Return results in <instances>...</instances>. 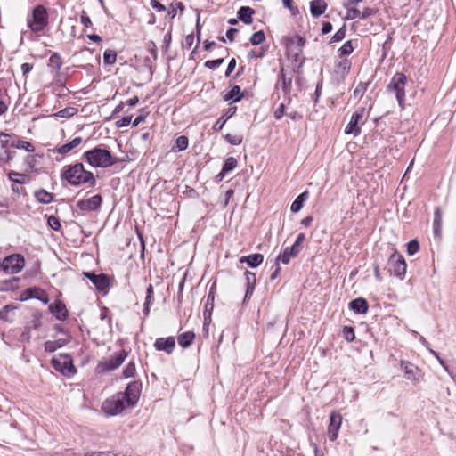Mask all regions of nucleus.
I'll return each mask as SVG.
<instances>
[{
	"mask_svg": "<svg viewBox=\"0 0 456 456\" xmlns=\"http://www.w3.org/2000/svg\"><path fill=\"white\" fill-rule=\"evenodd\" d=\"M8 177L12 183H15V181H20L18 177H21L24 180H28V176L27 175L20 174L14 171H10L8 173Z\"/></svg>",
	"mask_w": 456,
	"mask_h": 456,
	"instance_id": "603ef678",
	"label": "nucleus"
},
{
	"mask_svg": "<svg viewBox=\"0 0 456 456\" xmlns=\"http://www.w3.org/2000/svg\"><path fill=\"white\" fill-rule=\"evenodd\" d=\"M69 341L68 338H60L54 341L48 340L45 343V350L48 353L55 352L57 349L63 347Z\"/></svg>",
	"mask_w": 456,
	"mask_h": 456,
	"instance_id": "393cba45",
	"label": "nucleus"
},
{
	"mask_svg": "<svg viewBox=\"0 0 456 456\" xmlns=\"http://www.w3.org/2000/svg\"><path fill=\"white\" fill-rule=\"evenodd\" d=\"M223 63H224V58H220V59H216V60L207 61L205 62L204 66L210 69H216Z\"/></svg>",
	"mask_w": 456,
	"mask_h": 456,
	"instance_id": "de8ad7c7",
	"label": "nucleus"
},
{
	"mask_svg": "<svg viewBox=\"0 0 456 456\" xmlns=\"http://www.w3.org/2000/svg\"><path fill=\"white\" fill-rule=\"evenodd\" d=\"M154 347L157 351H164L167 354H171L175 347V338H159L154 342Z\"/></svg>",
	"mask_w": 456,
	"mask_h": 456,
	"instance_id": "2eb2a0df",
	"label": "nucleus"
},
{
	"mask_svg": "<svg viewBox=\"0 0 456 456\" xmlns=\"http://www.w3.org/2000/svg\"><path fill=\"white\" fill-rule=\"evenodd\" d=\"M255 13L254 10L248 6H242L238 11V18L245 24H251L252 15Z\"/></svg>",
	"mask_w": 456,
	"mask_h": 456,
	"instance_id": "a878e982",
	"label": "nucleus"
},
{
	"mask_svg": "<svg viewBox=\"0 0 456 456\" xmlns=\"http://www.w3.org/2000/svg\"><path fill=\"white\" fill-rule=\"evenodd\" d=\"M285 115V105L284 103H281L277 110L274 111V118L276 119H281Z\"/></svg>",
	"mask_w": 456,
	"mask_h": 456,
	"instance_id": "680f3d73",
	"label": "nucleus"
},
{
	"mask_svg": "<svg viewBox=\"0 0 456 456\" xmlns=\"http://www.w3.org/2000/svg\"><path fill=\"white\" fill-rule=\"evenodd\" d=\"M419 245L418 240H412L410 242H408L407 253L410 256H413L414 254H416L419 251Z\"/></svg>",
	"mask_w": 456,
	"mask_h": 456,
	"instance_id": "79ce46f5",
	"label": "nucleus"
},
{
	"mask_svg": "<svg viewBox=\"0 0 456 456\" xmlns=\"http://www.w3.org/2000/svg\"><path fill=\"white\" fill-rule=\"evenodd\" d=\"M237 167V159L233 157H229L225 159V162L222 167L224 173L232 171Z\"/></svg>",
	"mask_w": 456,
	"mask_h": 456,
	"instance_id": "c9c22d12",
	"label": "nucleus"
},
{
	"mask_svg": "<svg viewBox=\"0 0 456 456\" xmlns=\"http://www.w3.org/2000/svg\"><path fill=\"white\" fill-rule=\"evenodd\" d=\"M195 339V333L193 331H186L179 334L177 337V342L183 348H188Z\"/></svg>",
	"mask_w": 456,
	"mask_h": 456,
	"instance_id": "b1692460",
	"label": "nucleus"
},
{
	"mask_svg": "<svg viewBox=\"0 0 456 456\" xmlns=\"http://www.w3.org/2000/svg\"><path fill=\"white\" fill-rule=\"evenodd\" d=\"M77 113V110L73 107H67L57 112L56 116L60 118H70Z\"/></svg>",
	"mask_w": 456,
	"mask_h": 456,
	"instance_id": "a19ab883",
	"label": "nucleus"
},
{
	"mask_svg": "<svg viewBox=\"0 0 456 456\" xmlns=\"http://www.w3.org/2000/svg\"><path fill=\"white\" fill-rule=\"evenodd\" d=\"M280 79L281 80L282 82V89L285 93L289 92V89H290V86H291V79H289L287 81L286 77H285V75L283 73V70L281 71V74H280Z\"/></svg>",
	"mask_w": 456,
	"mask_h": 456,
	"instance_id": "864d4df0",
	"label": "nucleus"
},
{
	"mask_svg": "<svg viewBox=\"0 0 456 456\" xmlns=\"http://www.w3.org/2000/svg\"><path fill=\"white\" fill-rule=\"evenodd\" d=\"M442 227V211L440 208H436L434 213L433 229L436 236H439Z\"/></svg>",
	"mask_w": 456,
	"mask_h": 456,
	"instance_id": "c756f323",
	"label": "nucleus"
},
{
	"mask_svg": "<svg viewBox=\"0 0 456 456\" xmlns=\"http://www.w3.org/2000/svg\"><path fill=\"white\" fill-rule=\"evenodd\" d=\"M193 42H194V35L193 34L187 35L184 39L183 47H186L188 49L191 48Z\"/></svg>",
	"mask_w": 456,
	"mask_h": 456,
	"instance_id": "69168bd1",
	"label": "nucleus"
},
{
	"mask_svg": "<svg viewBox=\"0 0 456 456\" xmlns=\"http://www.w3.org/2000/svg\"><path fill=\"white\" fill-rule=\"evenodd\" d=\"M342 335L343 338L348 342H352L355 338L354 328L351 326H344L342 330Z\"/></svg>",
	"mask_w": 456,
	"mask_h": 456,
	"instance_id": "58836bf2",
	"label": "nucleus"
},
{
	"mask_svg": "<svg viewBox=\"0 0 456 456\" xmlns=\"http://www.w3.org/2000/svg\"><path fill=\"white\" fill-rule=\"evenodd\" d=\"M28 180H20V181H15V183H12V191L16 193H20V191L23 190L21 184L25 183Z\"/></svg>",
	"mask_w": 456,
	"mask_h": 456,
	"instance_id": "13d9d810",
	"label": "nucleus"
},
{
	"mask_svg": "<svg viewBox=\"0 0 456 456\" xmlns=\"http://www.w3.org/2000/svg\"><path fill=\"white\" fill-rule=\"evenodd\" d=\"M10 135L8 134L0 132V160L8 162L12 159L11 153L9 151Z\"/></svg>",
	"mask_w": 456,
	"mask_h": 456,
	"instance_id": "dca6fc26",
	"label": "nucleus"
},
{
	"mask_svg": "<svg viewBox=\"0 0 456 456\" xmlns=\"http://www.w3.org/2000/svg\"><path fill=\"white\" fill-rule=\"evenodd\" d=\"M34 196L42 204H49L53 200V195L43 189L36 191Z\"/></svg>",
	"mask_w": 456,
	"mask_h": 456,
	"instance_id": "c85d7f7f",
	"label": "nucleus"
},
{
	"mask_svg": "<svg viewBox=\"0 0 456 456\" xmlns=\"http://www.w3.org/2000/svg\"><path fill=\"white\" fill-rule=\"evenodd\" d=\"M25 265V259L20 254H13L4 258L2 261V271L6 274L20 273Z\"/></svg>",
	"mask_w": 456,
	"mask_h": 456,
	"instance_id": "423d86ee",
	"label": "nucleus"
},
{
	"mask_svg": "<svg viewBox=\"0 0 456 456\" xmlns=\"http://www.w3.org/2000/svg\"><path fill=\"white\" fill-rule=\"evenodd\" d=\"M327 4L324 0H313L310 3V12L313 17H320L326 10Z\"/></svg>",
	"mask_w": 456,
	"mask_h": 456,
	"instance_id": "5701e85b",
	"label": "nucleus"
},
{
	"mask_svg": "<svg viewBox=\"0 0 456 456\" xmlns=\"http://www.w3.org/2000/svg\"><path fill=\"white\" fill-rule=\"evenodd\" d=\"M150 4L157 12L166 11V6L160 4L158 0H150Z\"/></svg>",
	"mask_w": 456,
	"mask_h": 456,
	"instance_id": "052dcab7",
	"label": "nucleus"
},
{
	"mask_svg": "<svg viewBox=\"0 0 456 456\" xmlns=\"http://www.w3.org/2000/svg\"><path fill=\"white\" fill-rule=\"evenodd\" d=\"M374 13V10L370 7H366L363 9L362 12H361V19L364 20L370 16H371Z\"/></svg>",
	"mask_w": 456,
	"mask_h": 456,
	"instance_id": "338daca9",
	"label": "nucleus"
},
{
	"mask_svg": "<svg viewBox=\"0 0 456 456\" xmlns=\"http://www.w3.org/2000/svg\"><path fill=\"white\" fill-rule=\"evenodd\" d=\"M142 389V383L140 381L130 382L125 392L121 393L124 396L127 407H133L139 400Z\"/></svg>",
	"mask_w": 456,
	"mask_h": 456,
	"instance_id": "9b49d317",
	"label": "nucleus"
},
{
	"mask_svg": "<svg viewBox=\"0 0 456 456\" xmlns=\"http://www.w3.org/2000/svg\"><path fill=\"white\" fill-rule=\"evenodd\" d=\"M47 224L54 231H59L61 226L59 218L54 216H50L48 217Z\"/></svg>",
	"mask_w": 456,
	"mask_h": 456,
	"instance_id": "a18cd8bd",
	"label": "nucleus"
},
{
	"mask_svg": "<svg viewBox=\"0 0 456 456\" xmlns=\"http://www.w3.org/2000/svg\"><path fill=\"white\" fill-rule=\"evenodd\" d=\"M341 423V414L336 411L331 412L330 415V424L327 432V436L330 441L334 442L338 438Z\"/></svg>",
	"mask_w": 456,
	"mask_h": 456,
	"instance_id": "ddd939ff",
	"label": "nucleus"
},
{
	"mask_svg": "<svg viewBox=\"0 0 456 456\" xmlns=\"http://www.w3.org/2000/svg\"><path fill=\"white\" fill-rule=\"evenodd\" d=\"M80 21L86 28H90L93 25L91 19L85 11L82 12Z\"/></svg>",
	"mask_w": 456,
	"mask_h": 456,
	"instance_id": "bf43d9fd",
	"label": "nucleus"
},
{
	"mask_svg": "<svg viewBox=\"0 0 456 456\" xmlns=\"http://www.w3.org/2000/svg\"><path fill=\"white\" fill-rule=\"evenodd\" d=\"M364 113L365 108L359 107L356 109V110L352 114L350 121L345 128V134H353L354 136H357L361 134V128L359 127V125L363 124Z\"/></svg>",
	"mask_w": 456,
	"mask_h": 456,
	"instance_id": "1a4fd4ad",
	"label": "nucleus"
},
{
	"mask_svg": "<svg viewBox=\"0 0 456 456\" xmlns=\"http://www.w3.org/2000/svg\"><path fill=\"white\" fill-rule=\"evenodd\" d=\"M11 146L17 149L24 150L28 152H33L35 151L34 146L30 142L22 140H18L17 143L12 142Z\"/></svg>",
	"mask_w": 456,
	"mask_h": 456,
	"instance_id": "2f4dec72",
	"label": "nucleus"
},
{
	"mask_svg": "<svg viewBox=\"0 0 456 456\" xmlns=\"http://www.w3.org/2000/svg\"><path fill=\"white\" fill-rule=\"evenodd\" d=\"M265 50L263 49V48H261L259 50L251 49L248 53V59H259V58H262L265 55Z\"/></svg>",
	"mask_w": 456,
	"mask_h": 456,
	"instance_id": "09e8293b",
	"label": "nucleus"
},
{
	"mask_svg": "<svg viewBox=\"0 0 456 456\" xmlns=\"http://www.w3.org/2000/svg\"><path fill=\"white\" fill-rule=\"evenodd\" d=\"M48 65L56 70H59L62 65V61L60 54L57 53H53L49 58Z\"/></svg>",
	"mask_w": 456,
	"mask_h": 456,
	"instance_id": "72a5a7b5",
	"label": "nucleus"
},
{
	"mask_svg": "<svg viewBox=\"0 0 456 456\" xmlns=\"http://www.w3.org/2000/svg\"><path fill=\"white\" fill-rule=\"evenodd\" d=\"M49 25V13L47 9L38 4L31 10L27 16V26L33 33L42 32Z\"/></svg>",
	"mask_w": 456,
	"mask_h": 456,
	"instance_id": "7ed1b4c3",
	"label": "nucleus"
},
{
	"mask_svg": "<svg viewBox=\"0 0 456 456\" xmlns=\"http://www.w3.org/2000/svg\"><path fill=\"white\" fill-rule=\"evenodd\" d=\"M126 407V401L121 393H118L105 400L102 405V410L110 416H114L122 412Z\"/></svg>",
	"mask_w": 456,
	"mask_h": 456,
	"instance_id": "39448f33",
	"label": "nucleus"
},
{
	"mask_svg": "<svg viewBox=\"0 0 456 456\" xmlns=\"http://www.w3.org/2000/svg\"><path fill=\"white\" fill-rule=\"evenodd\" d=\"M49 310L59 321H65L69 316L66 305L61 301H55L51 304Z\"/></svg>",
	"mask_w": 456,
	"mask_h": 456,
	"instance_id": "6ab92c4d",
	"label": "nucleus"
},
{
	"mask_svg": "<svg viewBox=\"0 0 456 456\" xmlns=\"http://www.w3.org/2000/svg\"><path fill=\"white\" fill-rule=\"evenodd\" d=\"M345 7L347 9V18L348 19H361V11L354 8V4H346Z\"/></svg>",
	"mask_w": 456,
	"mask_h": 456,
	"instance_id": "e433bc0d",
	"label": "nucleus"
},
{
	"mask_svg": "<svg viewBox=\"0 0 456 456\" xmlns=\"http://www.w3.org/2000/svg\"><path fill=\"white\" fill-rule=\"evenodd\" d=\"M236 67V60L234 58L231 59V61L228 63L226 71H225V77H229L231 73L234 70Z\"/></svg>",
	"mask_w": 456,
	"mask_h": 456,
	"instance_id": "e2e57ef3",
	"label": "nucleus"
},
{
	"mask_svg": "<svg viewBox=\"0 0 456 456\" xmlns=\"http://www.w3.org/2000/svg\"><path fill=\"white\" fill-rule=\"evenodd\" d=\"M293 257L292 255H290V252L286 248L276 258V262L280 263L281 262L284 265H287L289 263L290 258Z\"/></svg>",
	"mask_w": 456,
	"mask_h": 456,
	"instance_id": "ea45409f",
	"label": "nucleus"
},
{
	"mask_svg": "<svg viewBox=\"0 0 456 456\" xmlns=\"http://www.w3.org/2000/svg\"><path fill=\"white\" fill-rule=\"evenodd\" d=\"M53 368L67 377L73 376L77 370L73 364V360L69 354H59L51 360Z\"/></svg>",
	"mask_w": 456,
	"mask_h": 456,
	"instance_id": "20e7f679",
	"label": "nucleus"
},
{
	"mask_svg": "<svg viewBox=\"0 0 456 456\" xmlns=\"http://www.w3.org/2000/svg\"><path fill=\"white\" fill-rule=\"evenodd\" d=\"M400 365L408 380L416 381L419 379L420 370L417 366L407 361H401Z\"/></svg>",
	"mask_w": 456,
	"mask_h": 456,
	"instance_id": "f3484780",
	"label": "nucleus"
},
{
	"mask_svg": "<svg viewBox=\"0 0 456 456\" xmlns=\"http://www.w3.org/2000/svg\"><path fill=\"white\" fill-rule=\"evenodd\" d=\"M102 202V196L100 194H96L87 200L77 201V207L82 211H95L101 207Z\"/></svg>",
	"mask_w": 456,
	"mask_h": 456,
	"instance_id": "4468645a",
	"label": "nucleus"
},
{
	"mask_svg": "<svg viewBox=\"0 0 456 456\" xmlns=\"http://www.w3.org/2000/svg\"><path fill=\"white\" fill-rule=\"evenodd\" d=\"M226 119L224 118V117L220 118L214 125L213 128L215 131H220L224 127V124L226 123Z\"/></svg>",
	"mask_w": 456,
	"mask_h": 456,
	"instance_id": "0e129e2a",
	"label": "nucleus"
},
{
	"mask_svg": "<svg viewBox=\"0 0 456 456\" xmlns=\"http://www.w3.org/2000/svg\"><path fill=\"white\" fill-rule=\"evenodd\" d=\"M126 357V353L124 351H121L115 355L111 356L110 358L100 362L97 364L96 371L98 373H105L113 370L118 369L125 361Z\"/></svg>",
	"mask_w": 456,
	"mask_h": 456,
	"instance_id": "6e6552de",
	"label": "nucleus"
},
{
	"mask_svg": "<svg viewBox=\"0 0 456 456\" xmlns=\"http://www.w3.org/2000/svg\"><path fill=\"white\" fill-rule=\"evenodd\" d=\"M117 53L114 50L107 49L103 53V61L107 65H112L116 62Z\"/></svg>",
	"mask_w": 456,
	"mask_h": 456,
	"instance_id": "473e14b6",
	"label": "nucleus"
},
{
	"mask_svg": "<svg viewBox=\"0 0 456 456\" xmlns=\"http://www.w3.org/2000/svg\"><path fill=\"white\" fill-rule=\"evenodd\" d=\"M154 289L151 284H149L146 289V298L144 304L151 305L154 300Z\"/></svg>",
	"mask_w": 456,
	"mask_h": 456,
	"instance_id": "8fccbe9b",
	"label": "nucleus"
},
{
	"mask_svg": "<svg viewBox=\"0 0 456 456\" xmlns=\"http://www.w3.org/2000/svg\"><path fill=\"white\" fill-rule=\"evenodd\" d=\"M349 308L355 314H363L368 312L369 305L366 299L358 297L349 303Z\"/></svg>",
	"mask_w": 456,
	"mask_h": 456,
	"instance_id": "412c9836",
	"label": "nucleus"
},
{
	"mask_svg": "<svg viewBox=\"0 0 456 456\" xmlns=\"http://www.w3.org/2000/svg\"><path fill=\"white\" fill-rule=\"evenodd\" d=\"M353 51H354L353 43L351 40H348L339 48V50H338L339 56L343 57V56L349 55L350 53H352Z\"/></svg>",
	"mask_w": 456,
	"mask_h": 456,
	"instance_id": "4c0bfd02",
	"label": "nucleus"
},
{
	"mask_svg": "<svg viewBox=\"0 0 456 456\" xmlns=\"http://www.w3.org/2000/svg\"><path fill=\"white\" fill-rule=\"evenodd\" d=\"M407 77L403 73H395L388 84V89L395 94L398 103L401 105L405 97L404 86Z\"/></svg>",
	"mask_w": 456,
	"mask_h": 456,
	"instance_id": "0eeeda50",
	"label": "nucleus"
},
{
	"mask_svg": "<svg viewBox=\"0 0 456 456\" xmlns=\"http://www.w3.org/2000/svg\"><path fill=\"white\" fill-rule=\"evenodd\" d=\"M265 40V35L263 30L255 32L250 37V43L253 45H258Z\"/></svg>",
	"mask_w": 456,
	"mask_h": 456,
	"instance_id": "f704fd0d",
	"label": "nucleus"
},
{
	"mask_svg": "<svg viewBox=\"0 0 456 456\" xmlns=\"http://www.w3.org/2000/svg\"><path fill=\"white\" fill-rule=\"evenodd\" d=\"M189 145V140L186 136L181 135L175 140V144L172 148L173 151H180L187 149Z\"/></svg>",
	"mask_w": 456,
	"mask_h": 456,
	"instance_id": "7c9ffc66",
	"label": "nucleus"
},
{
	"mask_svg": "<svg viewBox=\"0 0 456 456\" xmlns=\"http://www.w3.org/2000/svg\"><path fill=\"white\" fill-rule=\"evenodd\" d=\"M308 199V191H305L298 195L296 200L293 201L290 207V210L293 213H297L301 210L304 206L305 201Z\"/></svg>",
	"mask_w": 456,
	"mask_h": 456,
	"instance_id": "cd10ccee",
	"label": "nucleus"
},
{
	"mask_svg": "<svg viewBox=\"0 0 456 456\" xmlns=\"http://www.w3.org/2000/svg\"><path fill=\"white\" fill-rule=\"evenodd\" d=\"M225 140L232 145H240L242 142V136L238 134H227Z\"/></svg>",
	"mask_w": 456,
	"mask_h": 456,
	"instance_id": "c03bdc74",
	"label": "nucleus"
},
{
	"mask_svg": "<svg viewBox=\"0 0 456 456\" xmlns=\"http://www.w3.org/2000/svg\"><path fill=\"white\" fill-rule=\"evenodd\" d=\"M214 299H215V291L214 288L212 287L209 290V293L207 297V303H206V311L208 309L212 310L214 306Z\"/></svg>",
	"mask_w": 456,
	"mask_h": 456,
	"instance_id": "3c124183",
	"label": "nucleus"
},
{
	"mask_svg": "<svg viewBox=\"0 0 456 456\" xmlns=\"http://www.w3.org/2000/svg\"><path fill=\"white\" fill-rule=\"evenodd\" d=\"M61 178L73 186H79L88 183L91 187H94L96 183L93 173L86 171L82 163L64 167Z\"/></svg>",
	"mask_w": 456,
	"mask_h": 456,
	"instance_id": "f257e3e1",
	"label": "nucleus"
},
{
	"mask_svg": "<svg viewBox=\"0 0 456 456\" xmlns=\"http://www.w3.org/2000/svg\"><path fill=\"white\" fill-rule=\"evenodd\" d=\"M429 352L437 359L440 365L448 372L450 373V370L446 362L439 356V354L433 349H429Z\"/></svg>",
	"mask_w": 456,
	"mask_h": 456,
	"instance_id": "6e6d98bb",
	"label": "nucleus"
},
{
	"mask_svg": "<svg viewBox=\"0 0 456 456\" xmlns=\"http://www.w3.org/2000/svg\"><path fill=\"white\" fill-rule=\"evenodd\" d=\"M88 164L93 167H109L119 161L118 158L112 156L111 152L101 147H95L84 153Z\"/></svg>",
	"mask_w": 456,
	"mask_h": 456,
	"instance_id": "f03ea898",
	"label": "nucleus"
},
{
	"mask_svg": "<svg viewBox=\"0 0 456 456\" xmlns=\"http://www.w3.org/2000/svg\"><path fill=\"white\" fill-rule=\"evenodd\" d=\"M244 97L239 86H233L227 93L223 94V100L230 103L240 102Z\"/></svg>",
	"mask_w": 456,
	"mask_h": 456,
	"instance_id": "aec40b11",
	"label": "nucleus"
},
{
	"mask_svg": "<svg viewBox=\"0 0 456 456\" xmlns=\"http://www.w3.org/2000/svg\"><path fill=\"white\" fill-rule=\"evenodd\" d=\"M368 84L360 83L356 88L354 90V96L357 97L358 95H362L366 91Z\"/></svg>",
	"mask_w": 456,
	"mask_h": 456,
	"instance_id": "4d7b16f0",
	"label": "nucleus"
},
{
	"mask_svg": "<svg viewBox=\"0 0 456 456\" xmlns=\"http://www.w3.org/2000/svg\"><path fill=\"white\" fill-rule=\"evenodd\" d=\"M407 265L400 254L397 252L393 253L388 259V269L389 272L393 273L395 275L403 279L406 273Z\"/></svg>",
	"mask_w": 456,
	"mask_h": 456,
	"instance_id": "9d476101",
	"label": "nucleus"
},
{
	"mask_svg": "<svg viewBox=\"0 0 456 456\" xmlns=\"http://www.w3.org/2000/svg\"><path fill=\"white\" fill-rule=\"evenodd\" d=\"M245 281H246V292L243 299V303L245 304L250 297H252L256 283V273L250 271H246L244 273Z\"/></svg>",
	"mask_w": 456,
	"mask_h": 456,
	"instance_id": "a211bd4d",
	"label": "nucleus"
},
{
	"mask_svg": "<svg viewBox=\"0 0 456 456\" xmlns=\"http://www.w3.org/2000/svg\"><path fill=\"white\" fill-rule=\"evenodd\" d=\"M136 371L135 364L134 362H129L126 368L123 370V376L125 378L134 377Z\"/></svg>",
	"mask_w": 456,
	"mask_h": 456,
	"instance_id": "37998d69",
	"label": "nucleus"
},
{
	"mask_svg": "<svg viewBox=\"0 0 456 456\" xmlns=\"http://www.w3.org/2000/svg\"><path fill=\"white\" fill-rule=\"evenodd\" d=\"M264 261L263 255L259 253L251 254L248 256H241L239 262L243 264L247 263L250 267L255 268L259 266Z\"/></svg>",
	"mask_w": 456,
	"mask_h": 456,
	"instance_id": "4be33fe9",
	"label": "nucleus"
},
{
	"mask_svg": "<svg viewBox=\"0 0 456 456\" xmlns=\"http://www.w3.org/2000/svg\"><path fill=\"white\" fill-rule=\"evenodd\" d=\"M132 121V116H126L123 117L121 119L118 120L116 122L117 127H125L131 124Z\"/></svg>",
	"mask_w": 456,
	"mask_h": 456,
	"instance_id": "5fc2aeb1",
	"label": "nucleus"
},
{
	"mask_svg": "<svg viewBox=\"0 0 456 456\" xmlns=\"http://www.w3.org/2000/svg\"><path fill=\"white\" fill-rule=\"evenodd\" d=\"M84 276H86L90 281L95 286V288L100 291H104L110 287V278L105 273L96 274L91 272H85Z\"/></svg>",
	"mask_w": 456,
	"mask_h": 456,
	"instance_id": "f8f14e48",
	"label": "nucleus"
},
{
	"mask_svg": "<svg viewBox=\"0 0 456 456\" xmlns=\"http://www.w3.org/2000/svg\"><path fill=\"white\" fill-rule=\"evenodd\" d=\"M346 37V27L343 26L342 28H340L331 37L330 39V43H332V42H338V41H341L342 39H344Z\"/></svg>",
	"mask_w": 456,
	"mask_h": 456,
	"instance_id": "49530a36",
	"label": "nucleus"
},
{
	"mask_svg": "<svg viewBox=\"0 0 456 456\" xmlns=\"http://www.w3.org/2000/svg\"><path fill=\"white\" fill-rule=\"evenodd\" d=\"M82 142L81 137H76L68 143L60 146L56 151L58 153L64 155L77 147Z\"/></svg>",
	"mask_w": 456,
	"mask_h": 456,
	"instance_id": "bb28decb",
	"label": "nucleus"
},
{
	"mask_svg": "<svg viewBox=\"0 0 456 456\" xmlns=\"http://www.w3.org/2000/svg\"><path fill=\"white\" fill-rule=\"evenodd\" d=\"M85 456H116L111 452H88L85 454Z\"/></svg>",
	"mask_w": 456,
	"mask_h": 456,
	"instance_id": "774afa93",
	"label": "nucleus"
}]
</instances>
